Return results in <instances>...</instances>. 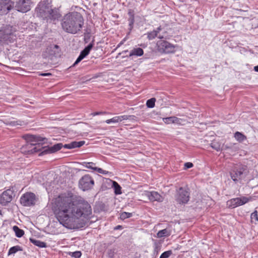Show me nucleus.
Listing matches in <instances>:
<instances>
[{"mask_svg": "<svg viewBox=\"0 0 258 258\" xmlns=\"http://www.w3.org/2000/svg\"><path fill=\"white\" fill-rule=\"evenodd\" d=\"M53 208L59 223L70 229L84 227L92 217V208L88 202L72 192L55 198Z\"/></svg>", "mask_w": 258, "mask_h": 258, "instance_id": "1", "label": "nucleus"}, {"mask_svg": "<svg viewBox=\"0 0 258 258\" xmlns=\"http://www.w3.org/2000/svg\"><path fill=\"white\" fill-rule=\"evenodd\" d=\"M84 20L82 15L78 12L69 13L61 20L62 29L67 33L75 34L82 29Z\"/></svg>", "mask_w": 258, "mask_h": 258, "instance_id": "2", "label": "nucleus"}, {"mask_svg": "<svg viewBox=\"0 0 258 258\" xmlns=\"http://www.w3.org/2000/svg\"><path fill=\"white\" fill-rule=\"evenodd\" d=\"M85 143V142L84 141L79 142L74 141L69 144H64V145L62 143H57L51 147L43 148L42 151L39 154V156L55 153L60 150L62 147L69 149L79 148L84 145Z\"/></svg>", "mask_w": 258, "mask_h": 258, "instance_id": "3", "label": "nucleus"}, {"mask_svg": "<svg viewBox=\"0 0 258 258\" xmlns=\"http://www.w3.org/2000/svg\"><path fill=\"white\" fill-rule=\"evenodd\" d=\"M25 138L27 142L37 143L36 144H28L26 145V148L29 149L28 152L30 154H33L39 152H40V153L44 148H41V144L42 143H45V141L47 140L46 138L32 135H27L25 136Z\"/></svg>", "mask_w": 258, "mask_h": 258, "instance_id": "4", "label": "nucleus"}, {"mask_svg": "<svg viewBox=\"0 0 258 258\" xmlns=\"http://www.w3.org/2000/svg\"><path fill=\"white\" fill-rule=\"evenodd\" d=\"M246 167L242 164H237L230 171V175L233 181L237 183L245 178Z\"/></svg>", "mask_w": 258, "mask_h": 258, "instance_id": "5", "label": "nucleus"}, {"mask_svg": "<svg viewBox=\"0 0 258 258\" xmlns=\"http://www.w3.org/2000/svg\"><path fill=\"white\" fill-rule=\"evenodd\" d=\"M15 39L16 35L14 34L12 26H6L0 30V42L2 44H8L13 42Z\"/></svg>", "mask_w": 258, "mask_h": 258, "instance_id": "6", "label": "nucleus"}, {"mask_svg": "<svg viewBox=\"0 0 258 258\" xmlns=\"http://www.w3.org/2000/svg\"><path fill=\"white\" fill-rule=\"evenodd\" d=\"M35 12L37 16L44 19L51 18L53 11L43 2H40L36 8Z\"/></svg>", "mask_w": 258, "mask_h": 258, "instance_id": "7", "label": "nucleus"}, {"mask_svg": "<svg viewBox=\"0 0 258 258\" xmlns=\"http://www.w3.org/2000/svg\"><path fill=\"white\" fill-rule=\"evenodd\" d=\"M79 187L84 191L91 189L94 185L93 178L89 175H85L79 180Z\"/></svg>", "mask_w": 258, "mask_h": 258, "instance_id": "8", "label": "nucleus"}, {"mask_svg": "<svg viewBox=\"0 0 258 258\" xmlns=\"http://www.w3.org/2000/svg\"><path fill=\"white\" fill-rule=\"evenodd\" d=\"M189 199V192L188 189L183 187L179 188L175 196V200L180 204H186Z\"/></svg>", "mask_w": 258, "mask_h": 258, "instance_id": "9", "label": "nucleus"}, {"mask_svg": "<svg viewBox=\"0 0 258 258\" xmlns=\"http://www.w3.org/2000/svg\"><path fill=\"white\" fill-rule=\"evenodd\" d=\"M36 200V196L32 192H26L20 198V203L24 206L30 207L35 205Z\"/></svg>", "mask_w": 258, "mask_h": 258, "instance_id": "10", "label": "nucleus"}, {"mask_svg": "<svg viewBox=\"0 0 258 258\" xmlns=\"http://www.w3.org/2000/svg\"><path fill=\"white\" fill-rule=\"evenodd\" d=\"M14 197V191L12 189L4 191L0 196V204L3 206H6L12 201Z\"/></svg>", "mask_w": 258, "mask_h": 258, "instance_id": "11", "label": "nucleus"}, {"mask_svg": "<svg viewBox=\"0 0 258 258\" xmlns=\"http://www.w3.org/2000/svg\"><path fill=\"white\" fill-rule=\"evenodd\" d=\"M249 199L246 197L232 199L227 202V205L231 208L242 206L248 202Z\"/></svg>", "mask_w": 258, "mask_h": 258, "instance_id": "12", "label": "nucleus"}, {"mask_svg": "<svg viewBox=\"0 0 258 258\" xmlns=\"http://www.w3.org/2000/svg\"><path fill=\"white\" fill-rule=\"evenodd\" d=\"M159 50L165 53H173L175 51V46L166 41H161L158 43Z\"/></svg>", "mask_w": 258, "mask_h": 258, "instance_id": "13", "label": "nucleus"}, {"mask_svg": "<svg viewBox=\"0 0 258 258\" xmlns=\"http://www.w3.org/2000/svg\"><path fill=\"white\" fill-rule=\"evenodd\" d=\"M15 8L22 13H26L31 9L30 0H19L16 2Z\"/></svg>", "mask_w": 258, "mask_h": 258, "instance_id": "14", "label": "nucleus"}, {"mask_svg": "<svg viewBox=\"0 0 258 258\" xmlns=\"http://www.w3.org/2000/svg\"><path fill=\"white\" fill-rule=\"evenodd\" d=\"M14 7L11 0H0V15L7 14Z\"/></svg>", "mask_w": 258, "mask_h": 258, "instance_id": "15", "label": "nucleus"}, {"mask_svg": "<svg viewBox=\"0 0 258 258\" xmlns=\"http://www.w3.org/2000/svg\"><path fill=\"white\" fill-rule=\"evenodd\" d=\"M93 45L94 43L93 41H92L87 46H86L82 51H81L79 56L77 58L75 63L73 64V67L77 65L79 62H80L83 59H84L87 55L89 54L90 50L93 48Z\"/></svg>", "mask_w": 258, "mask_h": 258, "instance_id": "16", "label": "nucleus"}, {"mask_svg": "<svg viewBox=\"0 0 258 258\" xmlns=\"http://www.w3.org/2000/svg\"><path fill=\"white\" fill-rule=\"evenodd\" d=\"M145 196L147 197L151 201H157L162 202L163 201L164 198L160 195L158 192L155 191H146Z\"/></svg>", "mask_w": 258, "mask_h": 258, "instance_id": "17", "label": "nucleus"}, {"mask_svg": "<svg viewBox=\"0 0 258 258\" xmlns=\"http://www.w3.org/2000/svg\"><path fill=\"white\" fill-rule=\"evenodd\" d=\"M163 120L166 124H169L171 123L180 124L181 119L175 116H170L168 117L163 118Z\"/></svg>", "mask_w": 258, "mask_h": 258, "instance_id": "18", "label": "nucleus"}, {"mask_svg": "<svg viewBox=\"0 0 258 258\" xmlns=\"http://www.w3.org/2000/svg\"><path fill=\"white\" fill-rule=\"evenodd\" d=\"M239 148L237 144H226L223 146V150H226L230 152H235L239 150Z\"/></svg>", "mask_w": 258, "mask_h": 258, "instance_id": "19", "label": "nucleus"}, {"mask_svg": "<svg viewBox=\"0 0 258 258\" xmlns=\"http://www.w3.org/2000/svg\"><path fill=\"white\" fill-rule=\"evenodd\" d=\"M143 54L144 51L142 48L140 47L135 48L130 52L128 57H133L134 56H141L143 55Z\"/></svg>", "mask_w": 258, "mask_h": 258, "instance_id": "20", "label": "nucleus"}, {"mask_svg": "<svg viewBox=\"0 0 258 258\" xmlns=\"http://www.w3.org/2000/svg\"><path fill=\"white\" fill-rule=\"evenodd\" d=\"M30 241L35 245L40 248L46 247L47 246L46 243L45 242L34 238H30Z\"/></svg>", "mask_w": 258, "mask_h": 258, "instance_id": "21", "label": "nucleus"}, {"mask_svg": "<svg viewBox=\"0 0 258 258\" xmlns=\"http://www.w3.org/2000/svg\"><path fill=\"white\" fill-rule=\"evenodd\" d=\"M124 117H123V115L115 116L110 119H107L105 121V122L107 124H109L110 123H117L118 122H120L123 120Z\"/></svg>", "mask_w": 258, "mask_h": 258, "instance_id": "22", "label": "nucleus"}, {"mask_svg": "<svg viewBox=\"0 0 258 258\" xmlns=\"http://www.w3.org/2000/svg\"><path fill=\"white\" fill-rule=\"evenodd\" d=\"M161 30V27H159L157 28L156 30H154L148 33V38L149 40H152L154 39L156 37L158 36V33Z\"/></svg>", "mask_w": 258, "mask_h": 258, "instance_id": "23", "label": "nucleus"}, {"mask_svg": "<svg viewBox=\"0 0 258 258\" xmlns=\"http://www.w3.org/2000/svg\"><path fill=\"white\" fill-rule=\"evenodd\" d=\"M7 125L12 126H16L17 125H23L25 124V122L21 120H13V121H7L6 122Z\"/></svg>", "mask_w": 258, "mask_h": 258, "instance_id": "24", "label": "nucleus"}, {"mask_svg": "<svg viewBox=\"0 0 258 258\" xmlns=\"http://www.w3.org/2000/svg\"><path fill=\"white\" fill-rule=\"evenodd\" d=\"M170 234L171 232L170 230L167 229H164L158 231V232L157 234V235L158 238H161L163 237L168 236L170 235Z\"/></svg>", "mask_w": 258, "mask_h": 258, "instance_id": "25", "label": "nucleus"}, {"mask_svg": "<svg viewBox=\"0 0 258 258\" xmlns=\"http://www.w3.org/2000/svg\"><path fill=\"white\" fill-rule=\"evenodd\" d=\"M234 138L239 142H242L246 139V137L239 132H236L234 134Z\"/></svg>", "mask_w": 258, "mask_h": 258, "instance_id": "26", "label": "nucleus"}, {"mask_svg": "<svg viewBox=\"0 0 258 258\" xmlns=\"http://www.w3.org/2000/svg\"><path fill=\"white\" fill-rule=\"evenodd\" d=\"M13 230L15 232L16 236L18 237H21L24 234V231L20 229L17 226H14Z\"/></svg>", "mask_w": 258, "mask_h": 258, "instance_id": "27", "label": "nucleus"}, {"mask_svg": "<svg viewBox=\"0 0 258 258\" xmlns=\"http://www.w3.org/2000/svg\"><path fill=\"white\" fill-rule=\"evenodd\" d=\"M22 249L19 245H16L11 247L8 251V254L10 255L11 254H14L18 251H21Z\"/></svg>", "mask_w": 258, "mask_h": 258, "instance_id": "28", "label": "nucleus"}, {"mask_svg": "<svg viewBox=\"0 0 258 258\" xmlns=\"http://www.w3.org/2000/svg\"><path fill=\"white\" fill-rule=\"evenodd\" d=\"M251 221L255 224H258V215L257 211H254L251 213Z\"/></svg>", "mask_w": 258, "mask_h": 258, "instance_id": "29", "label": "nucleus"}, {"mask_svg": "<svg viewBox=\"0 0 258 258\" xmlns=\"http://www.w3.org/2000/svg\"><path fill=\"white\" fill-rule=\"evenodd\" d=\"M113 187L114 189V192L116 195H119L121 194V187L116 181H113Z\"/></svg>", "mask_w": 258, "mask_h": 258, "instance_id": "30", "label": "nucleus"}, {"mask_svg": "<svg viewBox=\"0 0 258 258\" xmlns=\"http://www.w3.org/2000/svg\"><path fill=\"white\" fill-rule=\"evenodd\" d=\"M211 147L216 150L219 151L221 149V145L218 142L214 141L211 143Z\"/></svg>", "mask_w": 258, "mask_h": 258, "instance_id": "31", "label": "nucleus"}, {"mask_svg": "<svg viewBox=\"0 0 258 258\" xmlns=\"http://www.w3.org/2000/svg\"><path fill=\"white\" fill-rule=\"evenodd\" d=\"M81 164L83 166H84L87 168L93 169V170H94V168H96V167L94 166L95 164L93 162H84L82 163Z\"/></svg>", "mask_w": 258, "mask_h": 258, "instance_id": "32", "label": "nucleus"}, {"mask_svg": "<svg viewBox=\"0 0 258 258\" xmlns=\"http://www.w3.org/2000/svg\"><path fill=\"white\" fill-rule=\"evenodd\" d=\"M156 99L152 98L147 101L146 105L148 108H153L155 106Z\"/></svg>", "mask_w": 258, "mask_h": 258, "instance_id": "33", "label": "nucleus"}, {"mask_svg": "<svg viewBox=\"0 0 258 258\" xmlns=\"http://www.w3.org/2000/svg\"><path fill=\"white\" fill-rule=\"evenodd\" d=\"M132 215H133V214L132 213L124 212L120 214V218L122 220H124L126 218L132 217Z\"/></svg>", "mask_w": 258, "mask_h": 258, "instance_id": "34", "label": "nucleus"}, {"mask_svg": "<svg viewBox=\"0 0 258 258\" xmlns=\"http://www.w3.org/2000/svg\"><path fill=\"white\" fill-rule=\"evenodd\" d=\"M172 254L171 250L166 251L161 254L160 258H168Z\"/></svg>", "mask_w": 258, "mask_h": 258, "instance_id": "35", "label": "nucleus"}, {"mask_svg": "<svg viewBox=\"0 0 258 258\" xmlns=\"http://www.w3.org/2000/svg\"><path fill=\"white\" fill-rule=\"evenodd\" d=\"M70 255L75 258H80L82 255L81 251H76L75 252H71Z\"/></svg>", "mask_w": 258, "mask_h": 258, "instance_id": "36", "label": "nucleus"}, {"mask_svg": "<svg viewBox=\"0 0 258 258\" xmlns=\"http://www.w3.org/2000/svg\"><path fill=\"white\" fill-rule=\"evenodd\" d=\"M128 21L129 29L131 31L133 28V26H134V24L135 22L134 18H128Z\"/></svg>", "mask_w": 258, "mask_h": 258, "instance_id": "37", "label": "nucleus"}, {"mask_svg": "<svg viewBox=\"0 0 258 258\" xmlns=\"http://www.w3.org/2000/svg\"><path fill=\"white\" fill-rule=\"evenodd\" d=\"M94 170L97 171L98 173H101L103 174H106L108 172V171H107L106 170H104L102 168H98V167H96V168H94Z\"/></svg>", "mask_w": 258, "mask_h": 258, "instance_id": "38", "label": "nucleus"}, {"mask_svg": "<svg viewBox=\"0 0 258 258\" xmlns=\"http://www.w3.org/2000/svg\"><path fill=\"white\" fill-rule=\"evenodd\" d=\"M123 117H124V120H127V119L136 120V117L135 115H123Z\"/></svg>", "mask_w": 258, "mask_h": 258, "instance_id": "39", "label": "nucleus"}, {"mask_svg": "<svg viewBox=\"0 0 258 258\" xmlns=\"http://www.w3.org/2000/svg\"><path fill=\"white\" fill-rule=\"evenodd\" d=\"M160 250V247L158 245H156L154 247L153 253L154 255H157Z\"/></svg>", "mask_w": 258, "mask_h": 258, "instance_id": "40", "label": "nucleus"}, {"mask_svg": "<svg viewBox=\"0 0 258 258\" xmlns=\"http://www.w3.org/2000/svg\"><path fill=\"white\" fill-rule=\"evenodd\" d=\"M194 165L191 162H186L184 164V169H188V168H191L192 167H193Z\"/></svg>", "mask_w": 258, "mask_h": 258, "instance_id": "41", "label": "nucleus"}, {"mask_svg": "<svg viewBox=\"0 0 258 258\" xmlns=\"http://www.w3.org/2000/svg\"><path fill=\"white\" fill-rule=\"evenodd\" d=\"M38 75L40 76H43V77H47V76H51V74L50 73H38Z\"/></svg>", "mask_w": 258, "mask_h": 258, "instance_id": "42", "label": "nucleus"}, {"mask_svg": "<svg viewBox=\"0 0 258 258\" xmlns=\"http://www.w3.org/2000/svg\"><path fill=\"white\" fill-rule=\"evenodd\" d=\"M128 15H129V18H134V14L131 10L128 11Z\"/></svg>", "mask_w": 258, "mask_h": 258, "instance_id": "43", "label": "nucleus"}, {"mask_svg": "<svg viewBox=\"0 0 258 258\" xmlns=\"http://www.w3.org/2000/svg\"><path fill=\"white\" fill-rule=\"evenodd\" d=\"M103 112H94V113H92L91 114V115H92L93 116H96V115H100V114H102Z\"/></svg>", "mask_w": 258, "mask_h": 258, "instance_id": "44", "label": "nucleus"}, {"mask_svg": "<svg viewBox=\"0 0 258 258\" xmlns=\"http://www.w3.org/2000/svg\"><path fill=\"white\" fill-rule=\"evenodd\" d=\"M254 69V71H255V72H258V65H257V66H255V67H254V69Z\"/></svg>", "mask_w": 258, "mask_h": 258, "instance_id": "45", "label": "nucleus"}, {"mask_svg": "<svg viewBox=\"0 0 258 258\" xmlns=\"http://www.w3.org/2000/svg\"><path fill=\"white\" fill-rule=\"evenodd\" d=\"M120 228H121V226L118 225L114 228V229H119Z\"/></svg>", "mask_w": 258, "mask_h": 258, "instance_id": "46", "label": "nucleus"}, {"mask_svg": "<svg viewBox=\"0 0 258 258\" xmlns=\"http://www.w3.org/2000/svg\"><path fill=\"white\" fill-rule=\"evenodd\" d=\"M128 52V50H126L123 51L121 52V53H122V54H124V53H126V52Z\"/></svg>", "mask_w": 258, "mask_h": 258, "instance_id": "47", "label": "nucleus"}, {"mask_svg": "<svg viewBox=\"0 0 258 258\" xmlns=\"http://www.w3.org/2000/svg\"><path fill=\"white\" fill-rule=\"evenodd\" d=\"M55 48H57V47H58V45H55Z\"/></svg>", "mask_w": 258, "mask_h": 258, "instance_id": "48", "label": "nucleus"}, {"mask_svg": "<svg viewBox=\"0 0 258 258\" xmlns=\"http://www.w3.org/2000/svg\"><path fill=\"white\" fill-rule=\"evenodd\" d=\"M158 37H159V38H162V37H161V36H159Z\"/></svg>", "mask_w": 258, "mask_h": 258, "instance_id": "49", "label": "nucleus"}, {"mask_svg": "<svg viewBox=\"0 0 258 258\" xmlns=\"http://www.w3.org/2000/svg\"><path fill=\"white\" fill-rule=\"evenodd\" d=\"M121 43H120L119 44H118V46H119L121 44Z\"/></svg>", "mask_w": 258, "mask_h": 258, "instance_id": "50", "label": "nucleus"}]
</instances>
